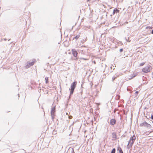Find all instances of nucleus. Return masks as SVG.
<instances>
[{
    "mask_svg": "<svg viewBox=\"0 0 153 153\" xmlns=\"http://www.w3.org/2000/svg\"><path fill=\"white\" fill-rule=\"evenodd\" d=\"M76 84L77 82L76 81H74L71 84V89H70V90H71L70 91V95L73 94L74 90L76 87Z\"/></svg>",
    "mask_w": 153,
    "mask_h": 153,
    "instance_id": "f257e3e1",
    "label": "nucleus"
},
{
    "mask_svg": "<svg viewBox=\"0 0 153 153\" xmlns=\"http://www.w3.org/2000/svg\"><path fill=\"white\" fill-rule=\"evenodd\" d=\"M152 70V67L149 65H147L143 68L142 71L143 72L146 73L149 72Z\"/></svg>",
    "mask_w": 153,
    "mask_h": 153,
    "instance_id": "f03ea898",
    "label": "nucleus"
},
{
    "mask_svg": "<svg viewBox=\"0 0 153 153\" xmlns=\"http://www.w3.org/2000/svg\"><path fill=\"white\" fill-rule=\"evenodd\" d=\"M55 107H53L52 108L51 110V117L52 120L53 121V119L55 117Z\"/></svg>",
    "mask_w": 153,
    "mask_h": 153,
    "instance_id": "7ed1b4c3",
    "label": "nucleus"
},
{
    "mask_svg": "<svg viewBox=\"0 0 153 153\" xmlns=\"http://www.w3.org/2000/svg\"><path fill=\"white\" fill-rule=\"evenodd\" d=\"M140 126H144L150 129L151 128V125L147 123L145 121L144 122L141 123L140 124Z\"/></svg>",
    "mask_w": 153,
    "mask_h": 153,
    "instance_id": "20e7f679",
    "label": "nucleus"
},
{
    "mask_svg": "<svg viewBox=\"0 0 153 153\" xmlns=\"http://www.w3.org/2000/svg\"><path fill=\"white\" fill-rule=\"evenodd\" d=\"M136 139V137L135 135H133V136L131 137L129 143H130V147H131L132 145L133 144L135 140Z\"/></svg>",
    "mask_w": 153,
    "mask_h": 153,
    "instance_id": "39448f33",
    "label": "nucleus"
},
{
    "mask_svg": "<svg viewBox=\"0 0 153 153\" xmlns=\"http://www.w3.org/2000/svg\"><path fill=\"white\" fill-rule=\"evenodd\" d=\"M34 62L33 61L31 62H27V64L26 66V68H28L31 66L33 65L34 64Z\"/></svg>",
    "mask_w": 153,
    "mask_h": 153,
    "instance_id": "423d86ee",
    "label": "nucleus"
},
{
    "mask_svg": "<svg viewBox=\"0 0 153 153\" xmlns=\"http://www.w3.org/2000/svg\"><path fill=\"white\" fill-rule=\"evenodd\" d=\"M116 123V120L114 119H112L110 121V124L111 126H114Z\"/></svg>",
    "mask_w": 153,
    "mask_h": 153,
    "instance_id": "0eeeda50",
    "label": "nucleus"
},
{
    "mask_svg": "<svg viewBox=\"0 0 153 153\" xmlns=\"http://www.w3.org/2000/svg\"><path fill=\"white\" fill-rule=\"evenodd\" d=\"M74 56L76 57L78 53L75 49H72L71 50Z\"/></svg>",
    "mask_w": 153,
    "mask_h": 153,
    "instance_id": "6e6552de",
    "label": "nucleus"
},
{
    "mask_svg": "<svg viewBox=\"0 0 153 153\" xmlns=\"http://www.w3.org/2000/svg\"><path fill=\"white\" fill-rule=\"evenodd\" d=\"M112 137L114 139H115L117 138V135L116 133L113 132L112 133Z\"/></svg>",
    "mask_w": 153,
    "mask_h": 153,
    "instance_id": "1a4fd4ad",
    "label": "nucleus"
},
{
    "mask_svg": "<svg viewBox=\"0 0 153 153\" xmlns=\"http://www.w3.org/2000/svg\"><path fill=\"white\" fill-rule=\"evenodd\" d=\"M119 10L116 9H114L113 12V15H114L115 13H118L119 12Z\"/></svg>",
    "mask_w": 153,
    "mask_h": 153,
    "instance_id": "9d476101",
    "label": "nucleus"
},
{
    "mask_svg": "<svg viewBox=\"0 0 153 153\" xmlns=\"http://www.w3.org/2000/svg\"><path fill=\"white\" fill-rule=\"evenodd\" d=\"M118 76V75L117 74H115L114 76L112 78V81L114 82V80Z\"/></svg>",
    "mask_w": 153,
    "mask_h": 153,
    "instance_id": "9b49d317",
    "label": "nucleus"
},
{
    "mask_svg": "<svg viewBox=\"0 0 153 153\" xmlns=\"http://www.w3.org/2000/svg\"><path fill=\"white\" fill-rule=\"evenodd\" d=\"M79 37H80V35H79V34H78L76 36L73 38V39H76L77 40Z\"/></svg>",
    "mask_w": 153,
    "mask_h": 153,
    "instance_id": "f8f14e48",
    "label": "nucleus"
},
{
    "mask_svg": "<svg viewBox=\"0 0 153 153\" xmlns=\"http://www.w3.org/2000/svg\"><path fill=\"white\" fill-rule=\"evenodd\" d=\"M46 83L47 84L48 82V78L46 77L45 78Z\"/></svg>",
    "mask_w": 153,
    "mask_h": 153,
    "instance_id": "ddd939ff",
    "label": "nucleus"
},
{
    "mask_svg": "<svg viewBox=\"0 0 153 153\" xmlns=\"http://www.w3.org/2000/svg\"><path fill=\"white\" fill-rule=\"evenodd\" d=\"M115 151H116V149H115V148H114L112 149L111 153H115Z\"/></svg>",
    "mask_w": 153,
    "mask_h": 153,
    "instance_id": "4468645a",
    "label": "nucleus"
},
{
    "mask_svg": "<svg viewBox=\"0 0 153 153\" xmlns=\"http://www.w3.org/2000/svg\"><path fill=\"white\" fill-rule=\"evenodd\" d=\"M130 144V143H129L128 142V145H127V147L128 148V149H129L130 148H131V147H130V145H129V144Z\"/></svg>",
    "mask_w": 153,
    "mask_h": 153,
    "instance_id": "2eb2a0df",
    "label": "nucleus"
},
{
    "mask_svg": "<svg viewBox=\"0 0 153 153\" xmlns=\"http://www.w3.org/2000/svg\"><path fill=\"white\" fill-rule=\"evenodd\" d=\"M119 153H123L122 149L120 148L119 150Z\"/></svg>",
    "mask_w": 153,
    "mask_h": 153,
    "instance_id": "dca6fc26",
    "label": "nucleus"
},
{
    "mask_svg": "<svg viewBox=\"0 0 153 153\" xmlns=\"http://www.w3.org/2000/svg\"><path fill=\"white\" fill-rule=\"evenodd\" d=\"M147 29H152V27L150 26H148L146 27Z\"/></svg>",
    "mask_w": 153,
    "mask_h": 153,
    "instance_id": "f3484780",
    "label": "nucleus"
},
{
    "mask_svg": "<svg viewBox=\"0 0 153 153\" xmlns=\"http://www.w3.org/2000/svg\"><path fill=\"white\" fill-rule=\"evenodd\" d=\"M80 59L82 60V59H83V60H88V59H86V58H80Z\"/></svg>",
    "mask_w": 153,
    "mask_h": 153,
    "instance_id": "a211bd4d",
    "label": "nucleus"
},
{
    "mask_svg": "<svg viewBox=\"0 0 153 153\" xmlns=\"http://www.w3.org/2000/svg\"><path fill=\"white\" fill-rule=\"evenodd\" d=\"M145 63L144 62H142L140 64V66H142Z\"/></svg>",
    "mask_w": 153,
    "mask_h": 153,
    "instance_id": "6ab92c4d",
    "label": "nucleus"
},
{
    "mask_svg": "<svg viewBox=\"0 0 153 153\" xmlns=\"http://www.w3.org/2000/svg\"><path fill=\"white\" fill-rule=\"evenodd\" d=\"M71 149V153H74V149L73 148H72Z\"/></svg>",
    "mask_w": 153,
    "mask_h": 153,
    "instance_id": "aec40b11",
    "label": "nucleus"
},
{
    "mask_svg": "<svg viewBox=\"0 0 153 153\" xmlns=\"http://www.w3.org/2000/svg\"><path fill=\"white\" fill-rule=\"evenodd\" d=\"M123 51V49L122 48H121L120 50V52H122Z\"/></svg>",
    "mask_w": 153,
    "mask_h": 153,
    "instance_id": "412c9836",
    "label": "nucleus"
},
{
    "mask_svg": "<svg viewBox=\"0 0 153 153\" xmlns=\"http://www.w3.org/2000/svg\"><path fill=\"white\" fill-rule=\"evenodd\" d=\"M138 91H136L135 92V94H138Z\"/></svg>",
    "mask_w": 153,
    "mask_h": 153,
    "instance_id": "4be33fe9",
    "label": "nucleus"
},
{
    "mask_svg": "<svg viewBox=\"0 0 153 153\" xmlns=\"http://www.w3.org/2000/svg\"><path fill=\"white\" fill-rule=\"evenodd\" d=\"M151 118L153 120V115H152L151 116Z\"/></svg>",
    "mask_w": 153,
    "mask_h": 153,
    "instance_id": "5701e85b",
    "label": "nucleus"
},
{
    "mask_svg": "<svg viewBox=\"0 0 153 153\" xmlns=\"http://www.w3.org/2000/svg\"><path fill=\"white\" fill-rule=\"evenodd\" d=\"M151 33L152 34H153V29L152 30V32H151Z\"/></svg>",
    "mask_w": 153,
    "mask_h": 153,
    "instance_id": "b1692460",
    "label": "nucleus"
},
{
    "mask_svg": "<svg viewBox=\"0 0 153 153\" xmlns=\"http://www.w3.org/2000/svg\"><path fill=\"white\" fill-rule=\"evenodd\" d=\"M135 76H133L131 78V79H132V78L133 77H134Z\"/></svg>",
    "mask_w": 153,
    "mask_h": 153,
    "instance_id": "393cba45",
    "label": "nucleus"
},
{
    "mask_svg": "<svg viewBox=\"0 0 153 153\" xmlns=\"http://www.w3.org/2000/svg\"><path fill=\"white\" fill-rule=\"evenodd\" d=\"M4 41H6V40H7V39H6V38H5V39H4Z\"/></svg>",
    "mask_w": 153,
    "mask_h": 153,
    "instance_id": "a878e982",
    "label": "nucleus"
},
{
    "mask_svg": "<svg viewBox=\"0 0 153 153\" xmlns=\"http://www.w3.org/2000/svg\"><path fill=\"white\" fill-rule=\"evenodd\" d=\"M10 40V39H9L8 40V41H9Z\"/></svg>",
    "mask_w": 153,
    "mask_h": 153,
    "instance_id": "bb28decb",
    "label": "nucleus"
},
{
    "mask_svg": "<svg viewBox=\"0 0 153 153\" xmlns=\"http://www.w3.org/2000/svg\"><path fill=\"white\" fill-rule=\"evenodd\" d=\"M152 123H153V121H152Z\"/></svg>",
    "mask_w": 153,
    "mask_h": 153,
    "instance_id": "cd10ccee",
    "label": "nucleus"
}]
</instances>
